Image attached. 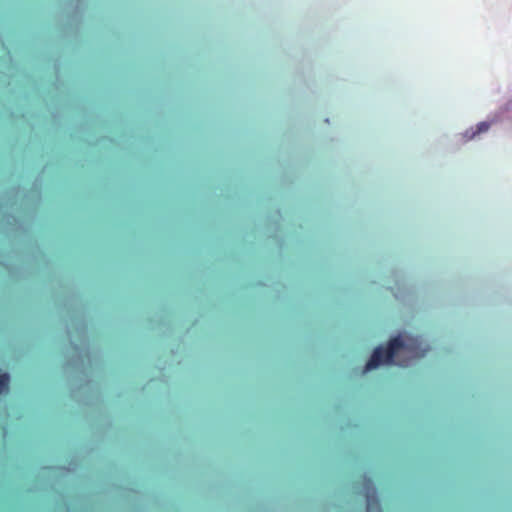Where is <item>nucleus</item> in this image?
Returning <instances> with one entry per match:
<instances>
[{"label": "nucleus", "instance_id": "nucleus-1", "mask_svg": "<svg viewBox=\"0 0 512 512\" xmlns=\"http://www.w3.org/2000/svg\"><path fill=\"white\" fill-rule=\"evenodd\" d=\"M428 351V347L423 345L421 339L411 336H396L389 340L386 347L378 346L374 349L370 359L366 363L364 371H370L381 364L394 363V357L400 352L407 353L409 360L418 359Z\"/></svg>", "mask_w": 512, "mask_h": 512}, {"label": "nucleus", "instance_id": "nucleus-2", "mask_svg": "<svg viewBox=\"0 0 512 512\" xmlns=\"http://www.w3.org/2000/svg\"><path fill=\"white\" fill-rule=\"evenodd\" d=\"M360 493L366 500V512H382L373 480L367 476L362 477Z\"/></svg>", "mask_w": 512, "mask_h": 512}, {"label": "nucleus", "instance_id": "nucleus-3", "mask_svg": "<svg viewBox=\"0 0 512 512\" xmlns=\"http://www.w3.org/2000/svg\"><path fill=\"white\" fill-rule=\"evenodd\" d=\"M490 128V123L489 122H480L476 125L475 128H470L469 130H467L465 133H464V137L466 138V140H472L473 138H475L477 135L481 134V133H484V132H487Z\"/></svg>", "mask_w": 512, "mask_h": 512}, {"label": "nucleus", "instance_id": "nucleus-4", "mask_svg": "<svg viewBox=\"0 0 512 512\" xmlns=\"http://www.w3.org/2000/svg\"><path fill=\"white\" fill-rule=\"evenodd\" d=\"M9 375L4 373L0 374V394L6 392L9 387Z\"/></svg>", "mask_w": 512, "mask_h": 512}, {"label": "nucleus", "instance_id": "nucleus-5", "mask_svg": "<svg viewBox=\"0 0 512 512\" xmlns=\"http://www.w3.org/2000/svg\"><path fill=\"white\" fill-rule=\"evenodd\" d=\"M398 364L401 366H406L408 363L406 361H400Z\"/></svg>", "mask_w": 512, "mask_h": 512}]
</instances>
